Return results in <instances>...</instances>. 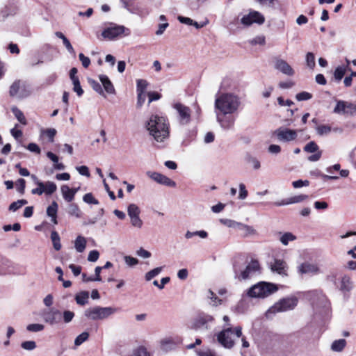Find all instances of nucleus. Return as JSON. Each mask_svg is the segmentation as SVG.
Here are the masks:
<instances>
[{"label": "nucleus", "mask_w": 356, "mask_h": 356, "mask_svg": "<svg viewBox=\"0 0 356 356\" xmlns=\"http://www.w3.org/2000/svg\"><path fill=\"white\" fill-rule=\"evenodd\" d=\"M28 202L26 200H19L16 202H13L9 206V210L11 211H16L19 208H21L22 206L26 204Z\"/></svg>", "instance_id": "47"}, {"label": "nucleus", "mask_w": 356, "mask_h": 356, "mask_svg": "<svg viewBox=\"0 0 356 356\" xmlns=\"http://www.w3.org/2000/svg\"><path fill=\"white\" fill-rule=\"evenodd\" d=\"M31 178L35 184L38 186L37 188L31 190V193L33 195H42L44 193L47 195H50L57 190V186L53 181H47L42 182L35 175H31Z\"/></svg>", "instance_id": "8"}, {"label": "nucleus", "mask_w": 356, "mask_h": 356, "mask_svg": "<svg viewBox=\"0 0 356 356\" xmlns=\"http://www.w3.org/2000/svg\"><path fill=\"white\" fill-rule=\"evenodd\" d=\"M297 270L299 275L304 274L317 275L321 273L319 266L316 264L309 262H303L297 267Z\"/></svg>", "instance_id": "18"}, {"label": "nucleus", "mask_w": 356, "mask_h": 356, "mask_svg": "<svg viewBox=\"0 0 356 356\" xmlns=\"http://www.w3.org/2000/svg\"><path fill=\"white\" fill-rule=\"evenodd\" d=\"M238 230L241 232V234L243 237H248L256 234V230L252 226L242 222Z\"/></svg>", "instance_id": "32"}, {"label": "nucleus", "mask_w": 356, "mask_h": 356, "mask_svg": "<svg viewBox=\"0 0 356 356\" xmlns=\"http://www.w3.org/2000/svg\"><path fill=\"white\" fill-rule=\"evenodd\" d=\"M60 191L63 199L66 202H71L74 200V195H73L71 188L67 185H63L60 187Z\"/></svg>", "instance_id": "28"}, {"label": "nucleus", "mask_w": 356, "mask_h": 356, "mask_svg": "<svg viewBox=\"0 0 356 356\" xmlns=\"http://www.w3.org/2000/svg\"><path fill=\"white\" fill-rule=\"evenodd\" d=\"M242 336V328L240 326L236 327L234 329L232 327H227L220 332L217 336L218 342L226 348H231L234 345V341L236 339Z\"/></svg>", "instance_id": "5"}, {"label": "nucleus", "mask_w": 356, "mask_h": 356, "mask_svg": "<svg viewBox=\"0 0 356 356\" xmlns=\"http://www.w3.org/2000/svg\"><path fill=\"white\" fill-rule=\"evenodd\" d=\"M99 79L101 83H102L105 91L107 93H108V94H114L115 93L114 86L106 75L100 74L99 76Z\"/></svg>", "instance_id": "25"}, {"label": "nucleus", "mask_w": 356, "mask_h": 356, "mask_svg": "<svg viewBox=\"0 0 356 356\" xmlns=\"http://www.w3.org/2000/svg\"><path fill=\"white\" fill-rule=\"evenodd\" d=\"M241 99L232 93H224L215 101V107L222 114H233L241 106Z\"/></svg>", "instance_id": "2"}, {"label": "nucleus", "mask_w": 356, "mask_h": 356, "mask_svg": "<svg viewBox=\"0 0 356 356\" xmlns=\"http://www.w3.org/2000/svg\"><path fill=\"white\" fill-rule=\"evenodd\" d=\"M241 22L245 26H250L254 23L261 25L264 23L265 17L259 12L252 10L248 15H244Z\"/></svg>", "instance_id": "13"}, {"label": "nucleus", "mask_w": 356, "mask_h": 356, "mask_svg": "<svg viewBox=\"0 0 356 356\" xmlns=\"http://www.w3.org/2000/svg\"><path fill=\"white\" fill-rule=\"evenodd\" d=\"M214 318L209 314L199 315L193 321L192 328L195 330H208L210 329V325L213 323Z\"/></svg>", "instance_id": "10"}, {"label": "nucleus", "mask_w": 356, "mask_h": 356, "mask_svg": "<svg viewBox=\"0 0 356 356\" xmlns=\"http://www.w3.org/2000/svg\"><path fill=\"white\" fill-rule=\"evenodd\" d=\"M270 268L273 273H276L282 277L288 275V265L283 259H274L270 264Z\"/></svg>", "instance_id": "16"}, {"label": "nucleus", "mask_w": 356, "mask_h": 356, "mask_svg": "<svg viewBox=\"0 0 356 356\" xmlns=\"http://www.w3.org/2000/svg\"><path fill=\"white\" fill-rule=\"evenodd\" d=\"M36 343L34 341H26L21 343V347L26 350H33L36 348Z\"/></svg>", "instance_id": "53"}, {"label": "nucleus", "mask_w": 356, "mask_h": 356, "mask_svg": "<svg viewBox=\"0 0 356 356\" xmlns=\"http://www.w3.org/2000/svg\"><path fill=\"white\" fill-rule=\"evenodd\" d=\"M304 151L309 153H315L320 150L318 145L315 142L311 141L304 147Z\"/></svg>", "instance_id": "46"}, {"label": "nucleus", "mask_w": 356, "mask_h": 356, "mask_svg": "<svg viewBox=\"0 0 356 356\" xmlns=\"http://www.w3.org/2000/svg\"><path fill=\"white\" fill-rule=\"evenodd\" d=\"M146 174L150 179L159 184L169 187H175L176 186V183L173 180L161 173L147 171Z\"/></svg>", "instance_id": "17"}, {"label": "nucleus", "mask_w": 356, "mask_h": 356, "mask_svg": "<svg viewBox=\"0 0 356 356\" xmlns=\"http://www.w3.org/2000/svg\"><path fill=\"white\" fill-rule=\"evenodd\" d=\"M316 132L320 136L327 135L330 133L332 129L329 125H318L316 128Z\"/></svg>", "instance_id": "49"}, {"label": "nucleus", "mask_w": 356, "mask_h": 356, "mask_svg": "<svg viewBox=\"0 0 356 356\" xmlns=\"http://www.w3.org/2000/svg\"><path fill=\"white\" fill-rule=\"evenodd\" d=\"M296 237L291 232H286L283 234L280 241L284 245H287L289 242L296 240Z\"/></svg>", "instance_id": "39"}, {"label": "nucleus", "mask_w": 356, "mask_h": 356, "mask_svg": "<svg viewBox=\"0 0 356 356\" xmlns=\"http://www.w3.org/2000/svg\"><path fill=\"white\" fill-rule=\"evenodd\" d=\"M145 127L154 141L163 143L169 138L170 124L166 118L152 115L145 123Z\"/></svg>", "instance_id": "1"}, {"label": "nucleus", "mask_w": 356, "mask_h": 356, "mask_svg": "<svg viewBox=\"0 0 356 356\" xmlns=\"http://www.w3.org/2000/svg\"><path fill=\"white\" fill-rule=\"evenodd\" d=\"M308 199V195L305 194H300L298 195L292 196L288 199L282 200L279 202H274V205L277 207L285 206L292 204H297Z\"/></svg>", "instance_id": "22"}, {"label": "nucleus", "mask_w": 356, "mask_h": 356, "mask_svg": "<svg viewBox=\"0 0 356 356\" xmlns=\"http://www.w3.org/2000/svg\"><path fill=\"white\" fill-rule=\"evenodd\" d=\"M220 222L228 227L236 229L238 230L239 229L241 224V222H237V221H235V220H231V219H227V218L220 219Z\"/></svg>", "instance_id": "37"}, {"label": "nucleus", "mask_w": 356, "mask_h": 356, "mask_svg": "<svg viewBox=\"0 0 356 356\" xmlns=\"http://www.w3.org/2000/svg\"><path fill=\"white\" fill-rule=\"evenodd\" d=\"M278 290L276 284L266 282H259L254 284L246 291V296L252 298H265Z\"/></svg>", "instance_id": "3"}, {"label": "nucleus", "mask_w": 356, "mask_h": 356, "mask_svg": "<svg viewBox=\"0 0 356 356\" xmlns=\"http://www.w3.org/2000/svg\"><path fill=\"white\" fill-rule=\"evenodd\" d=\"M159 343L161 348L165 351L170 350L176 346V342L172 337L163 338L160 341Z\"/></svg>", "instance_id": "26"}, {"label": "nucleus", "mask_w": 356, "mask_h": 356, "mask_svg": "<svg viewBox=\"0 0 356 356\" xmlns=\"http://www.w3.org/2000/svg\"><path fill=\"white\" fill-rule=\"evenodd\" d=\"M13 270V264L10 260L6 258L0 259V275L10 274Z\"/></svg>", "instance_id": "23"}, {"label": "nucleus", "mask_w": 356, "mask_h": 356, "mask_svg": "<svg viewBox=\"0 0 356 356\" xmlns=\"http://www.w3.org/2000/svg\"><path fill=\"white\" fill-rule=\"evenodd\" d=\"M173 108L177 113V119L181 124L186 125L191 122V109L189 107L181 103H176Z\"/></svg>", "instance_id": "12"}, {"label": "nucleus", "mask_w": 356, "mask_h": 356, "mask_svg": "<svg viewBox=\"0 0 356 356\" xmlns=\"http://www.w3.org/2000/svg\"><path fill=\"white\" fill-rule=\"evenodd\" d=\"M17 190L21 194L24 193L26 181L24 179H19L16 182Z\"/></svg>", "instance_id": "59"}, {"label": "nucleus", "mask_w": 356, "mask_h": 356, "mask_svg": "<svg viewBox=\"0 0 356 356\" xmlns=\"http://www.w3.org/2000/svg\"><path fill=\"white\" fill-rule=\"evenodd\" d=\"M89 292L83 291L78 293L75 296L76 302L81 306L86 305L88 302Z\"/></svg>", "instance_id": "30"}, {"label": "nucleus", "mask_w": 356, "mask_h": 356, "mask_svg": "<svg viewBox=\"0 0 356 356\" xmlns=\"http://www.w3.org/2000/svg\"><path fill=\"white\" fill-rule=\"evenodd\" d=\"M134 356H150V354L145 348L140 347L136 350Z\"/></svg>", "instance_id": "64"}, {"label": "nucleus", "mask_w": 356, "mask_h": 356, "mask_svg": "<svg viewBox=\"0 0 356 356\" xmlns=\"http://www.w3.org/2000/svg\"><path fill=\"white\" fill-rule=\"evenodd\" d=\"M277 138L280 141L289 142L297 138V131L286 128H280L275 132Z\"/></svg>", "instance_id": "19"}, {"label": "nucleus", "mask_w": 356, "mask_h": 356, "mask_svg": "<svg viewBox=\"0 0 356 356\" xmlns=\"http://www.w3.org/2000/svg\"><path fill=\"white\" fill-rule=\"evenodd\" d=\"M67 213L70 216H75L76 218H81L82 212L76 204L71 203L67 208Z\"/></svg>", "instance_id": "33"}, {"label": "nucleus", "mask_w": 356, "mask_h": 356, "mask_svg": "<svg viewBox=\"0 0 356 356\" xmlns=\"http://www.w3.org/2000/svg\"><path fill=\"white\" fill-rule=\"evenodd\" d=\"M42 134L49 138L50 142H53L54 136L56 134V130L53 128L47 129L42 131Z\"/></svg>", "instance_id": "55"}, {"label": "nucleus", "mask_w": 356, "mask_h": 356, "mask_svg": "<svg viewBox=\"0 0 356 356\" xmlns=\"http://www.w3.org/2000/svg\"><path fill=\"white\" fill-rule=\"evenodd\" d=\"M246 161L249 164L252 165L254 170H259L261 168L260 161L254 156H248Z\"/></svg>", "instance_id": "48"}, {"label": "nucleus", "mask_w": 356, "mask_h": 356, "mask_svg": "<svg viewBox=\"0 0 356 356\" xmlns=\"http://www.w3.org/2000/svg\"><path fill=\"white\" fill-rule=\"evenodd\" d=\"M76 170L79 172L81 175L89 177L90 176L89 169L86 165L76 166Z\"/></svg>", "instance_id": "61"}, {"label": "nucleus", "mask_w": 356, "mask_h": 356, "mask_svg": "<svg viewBox=\"0 0 356 356\" xmlns=\"http://www.w3.org/2000/svg\"><path fill=\"white\" fill-rule=\"evenodd\" d=\"M124 260L125 264L130 267H133L138 264V260L131 256H124Z\"/></svg>", "instance_id": "58"}, {"label": "nucleus", "mask_w": 356, "mask_h": 356, "mask_svg": "<svg viewBox=\"0 0 356 356\" xmlns=\"http://www.w3.org/2000/svg\"><path fill=\"white\" fill-rule=\"evenodd\" d=\"M44 329V326L42 324L33 323L29 324L26 327V330L32 332H38L42 331Z\"/></svg>", "instance_id": "52"}, {"label": "nucleus", "mask_w": 356, "mask_h": 356, "mask_svg": "<svg viewBox=\"0 0 356 356\" xmlns=\"http://www.w3.org/2000/svg\"><path fill=\"white\" fill-rule=\"evenodd\" d=\"M63 321L65 323H68L72 321L74 317V313L73 312L67 310L63 312Z\"/></svg>", "instance_id": "60"}, {"label": "nucleus", "mask_w": 356, "mask_h": 356, "mask_svg": "<svg viewBox=\"0 0 356 356\" xmlns=\"http://www.w3.org/2000/svg\"><path fill=\"white\" fill-rule=\"evenodd\" d=\"M42 317L47 323L53 325L61 321L62 314L60 310L51 308L43 312Z\"/></svg>", "instance_id": "15"}, {"label": "nucleus", "mask_w": 356, "mask_h": 356, "mask_svg": "<svg viewBox=\"0 0 356 356\" xmlns=\"http://www.w3.org/2000/svg\"><path fill=\"white\" fill-rule=\"evenodd\" d=\"M130 33V29L124 26L111 23L104 29L101 35L104 40L111 41L122 36H128Z\"/></svg>", "instance_id": "6"}, {"label": "nucleus", "mask_w": 356, "mask_h": 356, "mask_svg": "<svg viewBox=\"0 0 356 356\" xmlns=\"http://www.w3.org/2000/svg\"><path fill=\"white\" fill-rule=\"evenodd\" d=\"M86 238L81 235L78 236L74 241V248L77 252H83L86 247Z\"/></svg>", "instance_id": "27"}, {"label": "nucleus", "mask_w": 356, "mask_h": 356, "mask_svg": "<svg viewBox=\"0 0 356 356\" xmlns=\"http://www.w3.org/2000/svg\"><path fill=\"white\" fill-rule=\"evenodd\" d=\"M89 337V334L87 332H83L76 337L74 340V344L76 346H80L85 342Z\"/></svg>", "instance_id": "51"}, {"label": "nucleus", "mask_w": 356, "mask_h": 356, "mask_svg": "<svg viewBox=\"0 0 356 356\" xmlns=\"http://www.w3.org/2000/svg\"><path fill=\"white\" fill-rule=\"evenodd\" d=\"M55 35L57 38L61 39L63 40V43L65 45V48L68 51L69 53L72 54H75V51L71 44L69 40L64 35V34L60 31H57L55 33Z\"/></svg>", "instance_id": "29"}, {"label": "nucleus", "mask_w": 356, "mask_h": 356, "mask_svg": "<svg viewBox=\"0 0 356 356\" xmlns=\"http://www.w3.org/2000/svg\"><path fill=\"white\" fill-rule=\"evenodd\" d=\"M227 115L222 113V115L217 114V121L224 130H232L234 127L235 118L233 116Z\"/></svg>", "instance_id": "20"}, {"label": "nucleus", "mask_w": 356, "mask_h": 356, "mask_svg": "<svg viewBox=\"0 0 356 356\" xmlns=\"http://www.w3.org/2000/svg\"><path fill=\"white\" fill-rule=\"evenodd\" d=\"M83 200L87 204H98L99 201L94 197L92 193H88L83 195Z\"/></svg>", "instance_id": "54"}, {"label": "nucleus", "mask_w": 356, "mask_h": 356, "mask_svg": "<svg viewBox=\"0 0 356 356\" xmlns=\"http://www.w3.org/2000/svg\"><path fill=\"white\" fill-rule=\"evenodd\" d=\"M163 270V267H156L149 272H147L145 275V279L146 281H150L154 277H156L158 275L161 273Z\"/></svg>", "instance_id": "38"}, {"label": "nucleus", "mask_w": 356, "mask_h": 356, "mask_svg": "<svg viewBox=\"0 0 356 356\" xmlns=\"http://www.w3.org/2000/svg\"><path fill=\"white\" fill-rule=\"evenodd\" d=\"M346 71V67L345 66H338L334 72L335 79L338 81H341L344 76Z\"/></svg>", "instance_id": "45"}, {"label": "nucleus", "mask_w": 356, "mask_h": 356, "mask_svg": "<svg viewBox=\"0 0 356 356\" xmlns=\"http://www.w3.org/2000/svg\"><path fill=\"white\" fill-rule=\"evenodd\" d=\"M275 68L287 76H293L295 73L291 66L286 60L280 58L275 60Z\"/></svg>", "instance_id": "21"}, {"label": "nucleus", "mask_w": 356, "mask_h": 356, "mask_svg": "<svg viewBox=\"0 0 356 356\" xmlns=\"http://www.w3.org/2000/svg\"><path fill=\"white\" fill-rule=\"evenodd\" d=\"M346 345V341L345 339H341L338 340H335L332 342L331 345L332 350L334 352H341L343 350Z\"/></svg>", "instance_id": "34"}, {"label": "nucleus", "mask_w": 356, "mask_h": 356, "mask_svg": "<svg viewBox=\"0 0 356 356\" xmlns=\"http://www.w3.org/2000/svg\"><path fill=\"white\" fill-rule=\"evenodd\" d=\"M51 239L53 243L54 248L58 251L61 249L60 238L57 232L53 231L51 233Z\"/></svg>", "instance_id": "36"}, {"label": "nucleus", "mask_w": 356, "mask_h": 356, "mask_svg": "<svg viewBox=\"0 0 356 356\" xmlns=\"http://www.w3.org/2000/svg\"><path fill=\"white\" fill-rule=\"evenodd\" d=\"M334 113L339 115H355L356 114V104L339 101L334 108Z\"/></svg>", "instance_id": "14"}, {"label": "nucleus", "mask_w": 356, "mask_h": 356, "mask_svg": "<svg viewBox=\"0 0 356 356\" xmlns=\"http://www.w3.org/2000/svg\"><path fill=\"white\" fill-rule=\"evenodd\" d=\"M58 205L56 202L53 201L51 204L47 209V214L49 217L51 218V222L56 225L58 223L57 221V212H58Z\"/></svg>", "instance_id": "24"}, {"label": "nucleus", "mask_w": 356, "mask_h": 356, "mask_svg": "<svg viewBox=\"0 0 356 356\" xmlns=\"http://www.w3.org/2000/svg\"><path fill=\"white\" fill-rule=\"evenodd\" d=\"M207 298L211 300L210 304L213 306H218L222 304V300L217 297V296L211 290L208 291Z\"/></svg>", "instance_id": "40"}, {"label": "nucleus", "mask_w": 356, "mask_h": 356, "mask_svg": "<svg viewBox=\"0 0 356 356\" xmlns=\"http://www.w3.org/2000/svg\"><path fill=\"white\" fill-rule=\"evenodd\" d=\"M99 253L97 250H92L89 252L88 256V261L90 262H95L98 260Z\"/></svg>", "instance_id": "62"}, {"label": "nucleus", "mask_w": 356, "mask_h": 356, "mask_svg": "<svg viewBox=\"0 0 356 356\" xmlns=\"http://www.w3.org/2000/svg\"><path fill=\"white\" fill-rule=\"evenodd\" d=\"M89 83L90 84L91 87L95 92H97L98 94L105 97L104 92L100 83H99L97 81H96L95 80H89Z\"/></svg>", "instance_id": "50"}, {"label": "nucleus", "mask_w": 356, "mask_h": 356, "mask_svg": "<svg viewBox=\"0 0 356 356\" xmlns=\"http://www.w3.org/2000/svg\"><path fill=\"white\" fill-rule=\"evenodd\" d=\"M73 83V90L77 94L79 97H81L83 90L81 86L79 80H75V81H72Z\"/></svg>", "instance_id": "57"}, {"label": "nucleus", "mask_w": 356, "mask_h": 356, "mask_svg": "<svg viewBox=\"0 0 356 356\" xmlns=\"http://www.w3.org/2000/svg\"><path fill=\"white\" fill-rule=\"evenodd\" d=\"M31 93V91L26 82L19 79L15 80L9 88V95L18 99L26 98Z\"/></svg>", "instance_id": "9"}, {"label": "nucleus", "mask_w": 356, "mask_h": 356, "mask_svg": "<svg viewBox=\"0 0 356 356\" xmlns=\"http://www.w3.org/2000/svg\"><path fill=\"white\" fill-rule=\"evenodd\" d=\"M305 60L307 66L309 69L313 70L316 65L314 54L312 52H308L306 54Z\"/></svg>", "instance_id": "43"}, {"label": "nucleus", "mask_w": 356, "mask_h": 356, "mask_svg": "<svg viewBox=\"0 0 356 356\" xmlns=\"http://www.w3.org/2000/svg\"><path fill=\"white\" fill-rule=\"evenodd\" d=\"M79 58L80 61L81 62L82 65L87 68L90 65V59L86 56L83 53H80L79 54Z\"/></svg>", "instance_id": "63"}, {"label": "nucleus", "mask_w": 356, "mask_h": 356, "mask_svg": "<svg viewBox=\"0 0 356 356\" xmlns=\"http://www.w3.org/2000/svg\"><path fill=\"white\" fill-rule=\"evenodd\" d=\"M11 111L14 114L15 117L17 118V120L22 123L24 125H26L27 124V121L26 120V118L22 111H20L17 107L13 106L11 108Z\"/></svg>", "instance_id": "35"}, {"label": "nucleus", "mask_w": 356, "mask_h": 356, "mask_svg": "<svg viewBox=\"0 0 356 356\" xmlns=\"http://www.w3.org/2000/svg\"><path fill=\"white\" fill-rule=\"evenodd\" d=\"M118 309L113 307H90L84 311V316L90 321H103L117 313Z\"/></svg>", "instance_id": "4"}, {"label": "nucleus", "mask_w": 356, "mask_h": 356, "mask_svg": "<svg viewBox=\"0 0 356 356\" xmlns=\"http://www.w3.org/2000/svg\"><path fill=\"white\" fill-rule=\"evenodd\" d=\"M102 270V267H101V266H97L95 268V277H94V278L85 279L86 274L83 273L82 275L83 280L84 282H92V281L100 282V281H102V277L100 276V273H101Z\"/></svg>", "instance_id": "41"}, {"label": "nucleus", "mask_w": 356, "mask_h": 356, "mask_svg": "<svg viewBox=\"0 0 356 356\" xmlns=\"http://www.w3.org/2000/svg\"><path fill=\"white\" fill-rule=\"evenodd\" d=\"M260 265L258 261L252 260L246 266L244 270L241 271L240 275L236 273V277L238 280H247L251 278L254 275L259 273Z\"/></svg>", "instance_id": "11"}, {"label": "nucleus", "mask_w": 356, "mask_h": 356, "mask_svg": "<svg viewBox=\"0 0 356 356\" xmlns=\"http://www.w3.org/2000/svg\"><path fill=\"white\" fill-rule=\"evenodd\" d=\"M352 286L350 277L347 275L343 276L341 280L340 290L343 292H348L352 289Z\"/></svg>", "instance_id": "31"}, {"label": "nucleus", "mask_w": 356, "mask_h": 356, "mask_svg": "<svg viewBox=\"0 0 356 356\" xmlns=\"http://www.w3.org/2000/svg\"><path fill=\"white\" fill-rule=\"evenodd\" d=\"M136 91L137 93H145L146 88L148 83L145 79H138L136 81Z\"/></svg>", "instance_id": "42"}, {"label": "nucleus", "mask_w": 356, "mask_h": 356, "mask_svg": "<svg viewBox=\"0 0 356 356\" xmlns=\"http://www.w3.org/2000/svg\"><path fill=\"white\" fill-rule=\"evenodd\" d=\"M130 220L132 226L137 227L138 229L142 227L143 220L140 219L139 216L130 217Z\"/></svg>", "instance_id": "56"}, {"label": "nucleus", "mask_w": 356, "mask_h": 356, "mask_svg": "<svg viewBox=\"0 0 356 356\" xmlns=\"http://www.w3.org/2000/svg\"><path fill=\"white\" fill-rule=\"evenodd\" d=\"M128 216L130 217L139 216L140 211L139 207L135 204H131L127 208Z\"/></svg>", "instance_id": "44"}, {"label": "nucleus", "mask_w": 356, "mask_h": 356, "mask_svg": "<svg viewBox=\"0 0 356 356\" xmlns=\"http://www.w3.org/2000/svg\"><path fill=\"white\" fill-rule=\"evenodd\" d=\"M297 303L298 299L295 297L283 298L267 310L266 316L270 318L277 312H284L293 309Z\"/></svg>", "instance_id": "7"}]
</instances>
